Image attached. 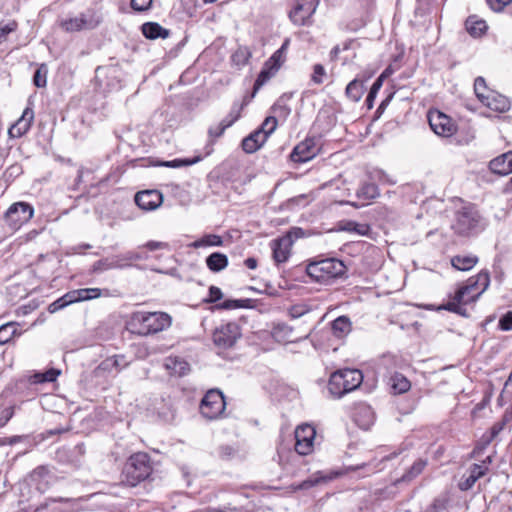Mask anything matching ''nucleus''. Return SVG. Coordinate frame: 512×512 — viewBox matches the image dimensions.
<instances>
[{
    "label": "nucleus",
    "mask_w": 512,
    "mask_h": 512,
    "mask_svg": "<svg viewBox=\"0 0 512 512\" xmlns=\"http://www.w3.org/2000/svg\"><path fill=\"white\" fill-rule=\"evenodd\" d=\"M152 472L150 457L147 453L138 452L126 461L121 474V482L134 487L146 480Z\"/></svg>",
    "instance_id": "obj_1"
},
{
    "label": "nucleus",
    "mask_w": 512,
    "mask_h": 512,
    "mask_svg": "<svg viewBox=\"0 0 512 512\" xmlns=\"http://www.w3.org/2000/svg\"><path fill=\"white\" fill-rule=\"evenodd\" d=\"M362 382L363 374L358 369L337 370L329 378L328 391L333 397L340 398L356 390Z\"/></svg>",
    "instance_id": "obj_2"
},
{
    "label": "nucleus",
    "mask_w": 512,
    "mask_h": 512,
    "mask_svg": "<svg viewBox=\"0 0 512 512\" xmlns=\"http://www.w3.org/2000/svg\"><path fill=\"white\" fill-rule=\"evenodd\" d=\"M131 325L140 335L155 334L171 325V317L164 312H142L132 314Z\"/></svg>",
    "instance_id": "obj_3"
},
{
    "label": "nucleus",
    "mask_w": 512,
    "mask_h": 512,
    "mask_svg": "<svg viewBox=\"0 0 512 512\" xmlns=\"http://www.w3.org/2000/svg\"><path fill=\"white\" fill-rule=\"evenodd\" d=\"M452 229L460 236H470L484 228L483 218L475 206L469 204L455 212Z\"/></svg>",
    "instance_id": "obj_4"
},
{
    "label": "nucleus",
    "mask_w": 512,
    "mask_h": 512,
    "mask_svg": "<svg viewBox=\"0 0 512 512\" xmlns=\"http://www.w3.org/2000/svg\"><path fill=\"white\" fill-rule=\"evenodd\" d=\"M226 402L223 393L217 389L209 390L200 404V413L208 420L219 418L225 411Z\"/></svg>",
    "instance_id": "obj_5"
},
{
    "label": "nucleus",
    "mask_w": 512,
    "mask_h": 512,
    "mask_svg": "<svg viewBox=\"0 0 512 512\" xmlns=\"http://www.w3.org/2000/svg\"><path fill=\"white\" fill-rule=\"evenodd\" d=\"M240 337V326L235 322H228L215 329L213 342L218 348L228 349L233 347Z\"/></svg>",
    "instance_id": "obj_6"
},
{
    "label": "nucleus",
    "mask_w": 512,
    "mask_h": 512,
    "mask_svg": "<svg viewBox=\"0 0 512 512\" xmlns=\"http://www.w3.org/2000/svg\"><path fill=\"white\" fill-rule=\"evenodd\" d=\"M34 214L33 207L26 202H17L12 204L5 214V219L13 229H19L27 223Z\"/></svg>",
    "instance_id": "obj_7"
},
{
    "label": "nucleus",
    "mask_w": 512,
    "mask_h": 512,
    "mask_svg": "<svg viewBox=\"0 0 512 512\" xmlns=\"http://www.w3.org/2000/svg\"><path fill=\"white\" fill-rule=\"evenodd\" d=\"M480 295L473 285L467 281V284L460 287L452 297L451 301L447 303L445 309L451 312L462 314V305H467L476 301Z\"/></svg>",
    "instance_id": "obj_8"
},
{
    "label": "nucleus",
    "mask_w": 512,
    "mask_h": 512,
    "mask_svg": "<svg viewBox=\"0 0 512 512\" xmlns=\"http://www.w3.org/2000/svg\"><path fill=\"white\" fill-rule=\"evenodd\" d=\"M428 121L431 129L439 136L450 137L456 132L454 121L438 110H431L428 113Z\"/></svg>",
    "instance_id": "obj_9"
},
{
    "label": "nucleus",
    "mask_w": 512,
    "mask_h": 512,
    "mask_svg": "<svg viewBox=\"0 0 512 512\" xmlns=\"http://www.w3.org/2000/svg\"><path fill=\"white\" fill-rule=\"evenodd\" d=\"M315 429L308 425L298 426L295 430V450L300 455H307L313 449Z\"/></svg>",
    "instance_id": "obj_10"
},
{
    "label": "nucleus",
    "mask_w": 512,
    "mask_h": 512,
    "mask_svg": "<svg viewBox=\"0 0 512 512\" xmlns=\"http://www.w3.org/2000/svg\"><path fill=\"white\" fill-rule=\"evenodd\" d=\"M298 232H301V229L290 231L284 236L272 241L273 259L276 263H284L288 260L293 245V234L297 236Z\"/></svg>",
    "instance_id": "obj_11"
},
{
    "label": "nucleus",
    "mask_w": 512,
    "mask_h": 512,
    "mask_svg": "<svg viewBox=\"0 0 512 512\" xmlns=\"http://www.w3.org/2000/svg\"><path fill=\"white\" fill-rule=\"evenodd\" d=\"M491 462V458L487 457L481 464H473L463 475L462 479L458 483V488L461 491L470 490L476 481L483 477L488 471V464Z\"/></svg>",
    "instance_id": "obj_12"
},
{
    "label": "nucleus",
    "mask_w": 512,
    "mask_h": 512,
    "mask_svg": "<svg viewBox=\"0 0 512 512\" xmlns=\"http://www.w3.org/2000/svg\"><path fill=\"white\" fill-rule=\"evenodd\" d=\"M163 202V196L158 190H145L137 192L135 203L145 211H152L158 208Z\"/></svg>",
    "instance_id": "obj_13"
},
{
    "label": "nucleus",
    "mask_w": 512,
    "mask_h": 512,
    "mask_svg": "<svg viewBox=\"0 0 512 512\" xmlns=\"http://www.w3.org/2000/svg\"><path fill=\"white\" fill-rule=\"evenodd\" d=\"M353 419L361 429L368 430L375 422V412L367 403H357L354 408Z\"/></svg>",
    "instance_id": "obj_14"
},
{
    "label": "nucleus",
    "mask_w": 512,
    "mask_h": 512,
    "mask_svg": "<svg viewBox=\"0 0 512 512\" xmlns=\"http://www.w3.org/2000/svg\"><path fill=\"white\" fill-rule=\"evenodd\" d=\"M34 120V111L27 107L24 109L21 117L9 128L8 135L10 138H20L26 134Z\"/></svg>",
    "instance_id": "obj_15"
},
{
    "label": "nucleus",
    "mask_w": 512,
    "mask_h": 512,
    "mask_svg": "<svg viewBox=\"0 0 512 512\" xmlns=\"http://www.w3.org/2000/svg\"><path fill=\"white\" fill-rule=\"evenodd\" d=\"M320 151V147H316L312 140H305L299 143L290 154L293 162L304 163L314 158Z\"/></svg>",
    "instance_id": "obj_16"
},
{
    "label": "nucleus",
    "mask_w": 512,
    "mask_h": 512,
    "mask_svg": "<svg viewBox=\"0 0 512 512\" xmlns=\"http://www.w3.org/2000/svg\"><path fill=\"white\" fill-rule=\"evenodd\" d=\"M52 478L50 471L44 466L37 467L30 474L31 483H33L36 489L41 493H44L50 487Z\"/></svg>",
    "instance_id": "obj_17"
},
{
    "label": "nucleus",
    "mask_w": 512,
    "mask_h": 512,
    "mask_svg": "<svg viewBox=\"0 0 512 512\" xmlns=\"http://www.w3.org/2000/svg\"><path fill=\"white\" fill-rule=\"evenodd\" d=\"M482 103L489 109L496 112L502 113L510 109L509 99L495 91H488L487 97Z\"/></svg>",
    "instance_id": "obj_18"
},
{
    "label": "nucleus",
    "mask_w": 512,
    "mask_h": 512,
    "mask_svg": "<svg viewBox=\"0 0 512 512\" xmlns=\"http://www.w3.org/2000/svg\"><path fill=\"white\" fill-rule=\"evenodd\" d=\"M346 271L344 263L336 258L322 259V280L324 274L329 278H336L342 276Z\"/></svg>",
    "instance_id": "obj_19"
},
{
    "label": "nucleus",
    "mask_w": 512,
    "mask_h": 512,
    "mask_svg": "<svg viewBox=\"0 0 512 512\" xmlns=\"http://www.w3.org/2000/svg\"><path fill=\"white\" fill-rule=\"evenodd\" d=\"M266 140L267 134L255 130L242 140L241 146L246 153L251 154L260 149Z\"/></svg>",
    "instance_id": "obj_20"
},
{
    "label": "nucleus",
    "mask_w": 512,
    "mask_h": 512,
    "mask_svg": "<svg viewBox=\"0 0 512 512\" xmlns=\"http://www.w3.org/2000/svg\"><path fill=\"white\" fill-rule=\"evenodd\" d=\"M316 10V5L313 4H297L295 8L290 12V19L295 24L305 25L308 18Z\"/></svg>",
    "instance_id": "obj_21"
},
{
    "label": "nucleus",
    "mask_w": 512,
    "mask_h": 512,
    "mask_svg": "<svg viewBox=\"0 0 512 512\" xmlns=\"http://www.w3.org/2000/svg\"><path fill=\"white\" fill-rule=\"evenodd\" d=\"M271 333L272 337L280 343L293 342L298 338L295 337L293 328L285 323L275 324Z\"/></svg>",
    "instance_id": "obj_22"
},
{
    "label": "nucleus",
    "mask_w": 512,
    "mask_h": 512,
    "mask_svg": "<svg viewBox=\"0 0 512 512\" xmlns=\"http://www.w3.org/2000/svg\"><path fill=\"white\" fill-rule=\"evenodd\" d=\"M141 31L146 38L153 40L157 38L165 39L170 34V31L168 29H165L159 23L156 22L144 23L141 27Z\"/></svg>",
    "instance_id": "obj_23"
},
{
    "label": "nucleus",
    "mask_w": 512,
    "mask_h": 512,
    "mask_svg": "<svg viewBox=\"0 0 512 512\" xmlns=\"http://www.w3.org/2000/svg\"><path fill=\"white\" fill-rule=\"evenodd\" d=\"M208 269L214 273L223 271L228 266V257L221 252H213L205 260Z\"/></svg>",
    "instance_id": "obj_24"
},
{
    "label": "nucleus",
    "mask_w": 512,
    "mask_h": 512,
    "mask_svg": "<svg viewBox=\"0 0 512 512\" xmlns=\"http://www.w3.org/2000/svg\"><path fill=\"white\" fill-rule=\"evenodd\" d=\"M164 365L172 375L183 376L189 371L188 362L179 357L166 358Z\"/></svg>",
    "instance_id": "obj_25"
},
{
    "label": "nucleus",
    "mask_w": 512,
    "mask_h": 512,
    "mask_svg": "<svg viewBox=\"0 0 512 512\" xmlns=\"http://www.w3.org/2000/svg\"><path fill=\"white\" fill-rule=\"evenodd\" d=\"M478 262V258L474 255H456L452 257V266L460 271H468L472 269Z\"/></svg>",
    "instance_id": "obj_26"
},
{
    "label": "nucleus",
    "mask_w": 512,
    "mask_h": 512,
    "mask_svg": "<svg viewBox=\"0 0 512 512\" xmlns=\"http://www.w3.org/2000/svg\"><path fill=\"white\" fill-rule=\"evenodd\" d=\"M62 27L68 32L80 31L84 28H92L93 25L84 15L70 18L62 22Z\"/></svg>",
    "instance_id": "obj_27"
},
{
    "label": "nucleus",
    "mask_w": 512,
    "mask_h": 512,
    "mask_svg": "<svg viewBox=\"0 0 512 512\" xmlns=\"http://www.w3.org/2000/svg\"><path fill=\"white\" fill-rule=\"evenodd\" d=\"M331 330L334 336L342 338L351 331L350 319L346 316H340L331 322Z\"/></svg>",
    "instance_id": "obj_28"
},
{
    "label": "nucleus",
    "mask_w": 512,
    "mask_h": 512,
    "mask_svg": "<svg viewBox=\"0 0 512 512\" xmlns=\"http://www.w3.org/2000/svg\"><path fill=\"white\" fill-rule=\"evenodd\" d=\"M427 465V460L419 458L417 459L409 469L402 475L397 482H410L419 476Z\"/></svg>",
    "instance_id": "obj_29"
},
{
    "label": "nucleus",
    "mask_w": 512,
    "mask_h": 512,
    "mask_svg": "<svg viewBox=\"0 0 512 512\" xmlns=\"http://www.w3.org/2000/svg\"><path fill=\"white\" fill-rule=\"evenodd\" d=\"M390 386L394 394H403L411 388V383L403 374L395 373L390 378Z\"/></svg>",
    "instance_id": "obj_30"
},
{
    "label": "nucleus",
    "mask_w": 512,
    "mask_h": 512,
    "mask_svg": "<svg viewBox=\"0 0 512 512\" xmlns=\"http://www.w3.org/2000/svg\"><path fill=\"white\" fill-rule=\"evenodd\" d=\"M60 375V370L55 368H50L44 372H35L33 375L29 377V381L32 384H42L47 382L56 381L57 377Z\"/></svg>",
    "instance_id": "obj_31"
},
{
    "label": "nucleus",
    "mask_w": 512,
    "mask_h": 512,
    "mask_svg": "<svg viewBox=\"0 0 512 512\" xmlns=\"http://www.w3.org/2000/svg\"><path fill=\"white\" fill-rule=\"evenodd\" d=\"M245 105V103L243 104H238V103H234L231 110H230V113L228 114L227 117H225L221 122H220V128H219V133L218 134H223L224 131L230 127L231 125H233L239 118H240V115H241V110L243 109V106Z\"/></svg>",
    "instance_id": "obj_32"
},
{
    "label": "nucleus",
    "mask_w": 512,
    "mask_h": 512,
    "mask_svg": "<svg viewBox=\"0 0 512 512\" xmlns=\"http://www.w3.org/2000/svg\"><path fill=\"white\" fill-rule=\"evenodd\" d=\"M507 161L508 160L505 158V154L503 153L490 161L489 168L495 174L502 176L508 175L512 173V169Z\"/></svg>",
    "instance_id": "obj_33"
},
{
    "label": "nucleus",
    "mask_w": 512,
    "mask_h": 512,
    "mask_svg": "<svg viewBox=\"0 0 512 512\" xmlns=\"http://www.w3.org/2000/svg\"><path fill=\"white\" fill-rule=\"evenodd\" d=\"M466 29L470 35L477 37L481 36L487 29V24L484 20L478 19L476 16H470L466 20Z\"/></svg>",
    "instance_id": "obj_34"
},
{
    "label": "nucleus",
    "mask_w": 512,
    "mask_h": 512,
    "mask_svg": "<svg viewBox=\"0 0 512 512\" xmlns=\"http://www.w3.org/2000/svg\"><path fill=\"white\" fill-rule=\"evenodd\" d=\"M223 240L221 236L216 234H206L203 237L195 240L190 244V247L192 248H201V247H208V246H222Z\"/></svg>",
    "instance_id": "obj_35"
},
{
    "label": "nucleus",
    "mask_w": 512,
    "mask_h": 512,
    "mask_svg": "<svg viewBox=\"0 0 512 512\" xmlns=\"http://www.w3.org/2000/svg\"><path fill=\"white\" fill-rule=\"evenodd\" d=\"M358 199L370 201L380 195L377 185L373 183H364L356 193Z\"/></svg>",
    "instance_id": "obj_36"
},
{
    "label": "nucleus",
    "mask_w": 512,
    "mask_h": 512,
    "mask_svg": "<svg viewBox=\"0 0 512 512\" xmlns=\"http://www.w3.org/2000/svg\"><path fill=\"white\" fill-rule=\"evenodd\" d=\"M468 281L477 290L478 295H481L490 284V276L487 271H481L475 277L469 278Z\"/></svg>",
    "instance_id": "obj_37"
},
{
    "label": "nucleus",
    "mask_w": 512,
    "mask_h": 512,
    "mask_svg": "<svg viewBox=\"0 0 512 512\" xmlns=\"http://www.w3.org/2000/svg\"><path fill=\"white\" fill-rule=\"evenodd\" d=\"M277 72L267 66H263L253 86L252 97L256 95L258 90L267 83Z\"/></svg>",
    "instance_id": "obj_38"
},
{
    "label": "nucleus",
    "mask_w": 512,
    "mask_h": 512,
    "mask_svg": "<svg viewBox=\"0 0 512 512\" xmlns=\"http://www.w3.org/2000/svg\"><path fill=\"white\" fill-rule=\"evenodd\" d=\"M363 92V82L358 79L352 80L346 87V95L353 101L360 100Z\"/></svg>",
    "instance_id": "obj_39"
},
{
    "label": "nucleus",
    "mask_w": 512,
    "mask_h": 512,
    "mask_svg": "<svg viewBox=\"0 0 512 512\" xmlns=\"http://www.w3.org/2000/svg\"><path fill=\"white\" fill-rule=\"evenodd\" d=\"M251 56H252V53L248 47L240 46L233 53L232 62L238 67H243L249 62V59L251 58Z\"/></svg>",
    "instance_id": "obj_40"
},
{
    "label": "nucleus",
    "mask_w": 512,
    "mask_h": 512,
    "mask_svg": "<svg viewBox=\"0 0 512 512\" xmlns=\"http://www.w3.org/2000/svg\"><path fill=\"white\" fill-rule=\"evenodd\" d=\"M341 230L349 232V233H355L357 235H367L370 232V226L366 223H357L355 221H348L346 222Z\"/></svg>",
    "instance_id": "obj_41"
},
{
    "label": "nucleus",
    "mask_w": 512,
    "mask_h": 512,
    "mask_svg": "<svg viewBox=\"0 0 512 512\" xmlns=\"http://www.w3.org/2000/svg\"><path fill=\"white\" fill-rule=\"evenodd\" d=\"M199 161H201V157L200 156H196V157H194L192 159L185 158V159H173V160H170V161H163L159 165L160 166H164V167H168V168H180V167L190 166V165L196 164Z\"/></svg>",
    "instance_id": "obj_42"
},
{
    "label": "nucleus",
    "mask_w": 512,
    "mask_h": 512,
    "mask_svg": "<svg viewBox=\"0 0 512 512\" xmlns=\"http://www.w3.org/2000/svg\"><path fill=\"white\" fill-rule=\"evenodd\" d=\"M47 74H48V67L46 64H41L36 69L34 76H33V83L38 88L46 87L47 85Z\"/></svg>",
    "instance_id": "obj_43"
},
{
    "label": "nucleus",
    "mask_w": 512,
    "mask_h": 512,
    "mask_svg": "<svg viewBox=\"0 0 512 512\" xmlns=\"http://www.w3.org/2000/svg\"><path fill=\"white\" fill-rule=\"evenodd\" d=\"M129 251L111 257L113 269H124L132 266Z\"/></svg>",
    "instance_id": "obj_44"
},
{
    "label": "nucleus",
    "mask_w": 512,
    "mask_h": 512,
    "mask_svg": "<svg viewBox=\"0 0 512 512\" xmlns=\"http://www.w3.org/2000/svg\"><path fill=\"white\" fill-rule=\"evenodd\" d=\"M285 60L286 56L281 55V51H275L264 65L278 72Z\"/></svg>",
    "instance_id": "obj_45"
},
{
    "label": "nucleus",
    "mask_w": 512,
    "mask_h": 512,
    "mask_svg": "<svg viewBox=\"0 0 512 512\" xmlns=\"http://www.w3.org/2000/svg\"><path fill=\"white\" fill-rule=\"evenodd\" d=\"M474 91H475L477 98L481 102H484L487 97L488 91H490V90L487 88L486 81L483 77H477L475 79Z\"/></svg>",
    "instance_id": "obj_46"
},
{
    "label": "nucleus",
    "mask_w": 512,
    "mask_h": 512,
    "mask_svg": "<svg viewBox=\"0 0 512 512\" xmlns=\"http://www.w3.org/2000/svg\"><path fill=\"white\" fill-rule=\"evenodd\" d=\"M16 333V328L14 324L8 323L5 325H2L0 327V344H6L8 343L14 334Z\"/></svg>",
    "instance_id": "obj_47"
},
{
    "label": "nucleus",
    "mask_w": 512,
    "mask_h": 512,
    "mask_svg": "<svg viewBox=\"0 0 512 512\" xmlns=\"http://www.w3.org/2000/svg\"><path fill=\"white\" fill-rule=\"evenodd\" d=\"M277 123L278 122L275 117L269 116L264 120V122L261 124V126L256 130L267 134V138H268L276 129Z\"/></svg>",
    "instance_id": "obj_48"
},
{
    "label": "nucleus",
    "mask_w": 512,
    "mask_h": 512,
    "mask_svg": "<svg viewBox=\"0 0 512 512\" xmlns=\"http://www.w3.org/2000/svg\"><path fill=\"white\" fill-rule=\"evenodd\" d=\"M112 269H113V263H112L111 257L100 259V260L96 261L92 266V271L94 273H101V272H104L107 270H112Z\"/></svg>",
    "instance_id": "obj_49"
},
{
    "label": "nucleus",
    "mask_w": 512,
    "mask_h": 512,
    "mask_svg": "<svg viewBox=\"0 0 512 512\" xmlns=\"http://www.w3.org/2000/svg\"><path fill=\"white\" fill-rule=\"evenodd\" d=\"M69 304H71V296L65 294L61 298L51 303L48 307V310L50 313H55Z\"/></svg>",
    "instance_id": "obj_50"
},
{
    "label": "nucleus",
    "mask_w": 512,
    "mask_h": 512,
    "mask_svg": "<svg viewBox=\"0 0 512 512\" xmlns=\"http://www.w3.org/2000/svg\"><path fill=\"white\" fill-rule=\"evenodd\" d=\"M448 499L445 497H440L434 500V502L429 506L427 512H444L447 509Z\"/></svg>",
    "instance_id": "obj_51"
},
{
    "label": "nucleus",
    "mask_w": 512,
    "mask_h": 512,
    "mask_svg": "<svg viewBox=\"0 0 512 512\" xmlns=\"http://www.w3.org/2000/svg\"><path fill=\"white\" fill-rule=\"evenodd\" d=\"M306 273L307 275L312 279L314 280L315 282H319L320 281V267H319V262L317 261H312L311 263H309L306 267Z\"/></svg>",
    "instance_id": "obj_52"
},
{
    "label": "nucleus",
    "mask_w": 512,
    "mask_h": 512,
    "mask_svg": "<svg viewBox=\"0 0 512 512\" xmlns=\"http://www.w3.org/2000/svg\"><path fill=\"white\" fill-rule=\"evenodd\" d=\"M114 364H116V358L108 357L98 365L97 371L111 373L115 371Z\"/></svg>",
    "instance_id": "obj_53"
},
{
    "label": "nucleus",
    "mask_w": 512,
    "mask_h": 512,
    "mask_svg": "<svg viewBox=\"0 0 512 512\" xmlns=\"http://www.w3.org/2000/svg\"><path fill=\"white\" fill-rule=\"evenodd\" d=\"M249 300H225L220 305L219 308L221 309H237V308H243L246 307L245 303Z\"/></svg>",
    "instance_id": "obj_54"
},
{
    "label": "nucleus",
    "mask_w": 512,
    "mask_h": 512,
    "mask_svg": "<svg viewBox=\"0 0 512 512\" xmlns=\"http://www.w3.org/2000/svg\"><path fill=\"white\" fill-rule=\"evenodd\" d=\"M153 0H131V8L143 12L151 8Z\"/></svg>",
    "instance_id": "obj_55"
},
{
    "label": "nucleus",
    "mask_w": 512,
    "mask_h": 512,
    "mask_svg": "<svg viewBox=\"0 0 512 512\" xmlns=\"http://www.w3.org/2000/svg\"><path fill=\"white\" fill-rule=\"evenodd\" d=\"M499 327L503 331L512 330V312L511 311L507 312L500 318Z\"/></svg>",
    "instance_id": "obj_56"
},
{
    "label": "nucleus",
    "mask_w": 512,
    "mask_h": 512,
    "mask_svg": "<svg viewBox=\"0 0 512 512\" xmlns=\"http://www.w3.org/2000/svg\"><path fill=\"white\" fill-rule=\"evenodd\" d=\"M512 0H487L490 8L495 12H501L504 8L509 5Z\"/></svg>",
    "instance_id": "obj_57"
},
{
    "label": "nucleus",
    "mask_w": 512,
    "mask_h": 512,
    "mask_svg": "<svg viewBox=\"0 0 512 512\" xmlns=\"http://www.w3.org/2000/svg\"><path fill=\"white\" fill-rule=\"evenodd\" d=\"M17 28L16 22L12 21L7 24H0V43L6 38V36L15 31Z\"/></svg>",
    "instance_id": "obj_58"
},
{
    "label": "nucleus",
    "mask_w": 512,
    "mask_h": 512,
    "mask_svg": "<svg viewBox=\"0 0 512 512\" xmlns=\"http://www.w3.org/2000/svg\"><path fill=\"white\" fill-rule=\"evenodd\" d=\"M68 296H71V304L74 303V302H79V301H86L87 299L85 298V288L83 289H78V290H74V291H70L67 293Z\"/></svg>",
    "instance_id": "obj_59"
},
{
    "label": "nucleus",
    "mask_w": 512,
    "mask_h": 512,
    "mask_svg": "<svg viewBox=\"0 0 512 512\" xmlns=\"http://www.w3.org/2000/svg\"><path fill=\"white\" fill-rule=\"evenodd\" d=\"M222 297H223V294H222V291L220 288H218L216 286H211L209 288V299L207 300V302L215 303L218 300H220Z\"/></svg>",
    "instance_id": "obj_60"
},
{
    "label": "nucleus",
    "mask_w": 512,
    "mask_h": 512,
    "mask_svg": "<svg viewBox=\"0 0 512 512\" xmlns=\"http://www.w3.org/2000/svg\"><path fill=\"white\" fill-rule=\"evenodd\" d=\"M380 366L385 369H393L396 367V358L392 355H384L380 361Z\"/></svg>",
    "instance_id": "obj_61"
},
{
    "label": "nucleus",
    "mask_w": 512,
    "mask_h": 512,
    "mask_svg": "<svg viewBox=\"0 0 512 512\" xmlns=\"http://www.w3.org/2000/svg\"><path fill=\"white\" fill-rule=\"evenodd\" d=\"M13 407L5 408L0 415V428L4 427L8 421L13 417Z\"/></svg>",
    "instance_id": "obj_62"
},
{
    "label": "nucleus",
    "mask_w": 512,
    "mask_h": 512,
    "mask_svg": "<svg viewBox=\"0 0 512 512\" xmlns=\"http://www.w3.org/2000/svg\"><path fill=\"white\" fill-rule=\"evenodd\" d=\"M383 74L373 83L371 89H370V92L367 96V101H372L377 93V91L381 88L382 86V79H383Z\"/></svg>",
    "instance_id": "obj_63"
},
{
    "label": "nucleus",
    "mask_w": 512,
    "mask_h": 512,
    "mask_svg": "<svg viewBox=\"0 0 512 512\" xmlns=\"http://www.w3.org/2000/svg\"><path fill=\"white\" fill-rule=\"evenodd\" d=\"M112 358H116V364H114L116 372H119L120 370H122L123 368L128 366V362L126 361L125 356L114 355V356H112Z\"/></svg>",
    "instance_id": "obj_64"
}]
</instances>
